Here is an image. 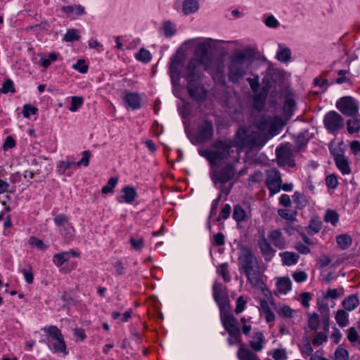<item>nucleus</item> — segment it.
Returning <instances> with one entry per match:
<instances>
[{
    "instance_id": "obj_27",
    "label": "nucleus",
    "mask_w": 360,
    "mask_h": 360,
    "mask_svg": "<svg viewBox=\"0 0 360 360\" xmlns=\"http://www.w3.org/2000/svg\"><path fill=\"white\" fill-rule=\"evenodd\" d=\"M199 7V3L197 0H185L182 3V10L186 15L195 13Z\"/></svg>"
},
{
    "instance_id": "obj_28",
    "label": "nucleus",
    "mask_w": 360,
    "mask_h": 360,
    "mask_svg": "<svg viewBox=\"0 0 360 360\" xmlns=\"http://www.w3.org/2000/svg\"><path fill=\"white\" fill-rule=\"evenodd\" d=\"M359 304V298L356 295H350L342 301V305L347 311H353Z\"/></svg>"
},
{
    "instance_id": "obj_10",
    "label": "nucleus",
    "mask_w": 360,
    "mask_h": 360,
    "mask_svg": "<svg viewBox=\"0 0 360 360\" xmlns=\"http://www.w3.org/2000/svg\"><path fill=\"white\" fill-rule=\"evenodd\" d=\"M265 183L271 196L280 192L282 184L281 172L275 168L268 169Z\"/></svg>"
},
{
    "instance_id": "obj_55",
    "label": "nucleus",
    "mask_w": 360,
    "mask_h": 360,
    "mask_svg": "<svg viewBox=\"0 0 360 360\" xmlns=\"http://www.w3.org/2000/svg\"><path fill=\"white\" fill-rule=\"evenodd\" d=\"M37 108L30 104H25L22 108V114L25 118H29L32 115H36Z\"/></svg>"
},
{
    "instance_id": "obj_16",
    "label": "nucleus",
    "mask_w": 360,
    "mask_h": 360,
    "mask_svg": "<svg viewBox=\"0 0 360 360\" xmlns=\"http://www.w3.org/2000/svg\"><path fill=\"white\" fill-rule=\"evenodd\" d=\"M123 100L125 104L131 110H137L141 107V98L137 92L124 91Z\"/></svg>"
},
{
    "instance_id": "obj_14",
    "label": "nucleus",
    "mask_w": 360,
    "mask_h": 360,
    "mask_svg": "<svg viewBox=\"0 0 360 360\" xmlns=\"http://www.w3.org/2000/svg\"><path fill=\"white\" fill-rule=\"evenodd\" d=\"M278 165L281 167L288 166L293 167L295 165L290 150L285 147L277 148L276 150Z\"/></svg>"
},
{
    "instance_id": "obj_37",
    "label": "nucleus",
    "mask_w": 360,
    "mask_h": 360,
    "mask_svg": "<svg viewBox=\"0 0 360 360\" xmlns=\"http://www.w3.org/2000/svg\"><path fill=\"white\" fill-rule=\"evenodd\" d=\"M291 57V51L287 47L279 45V50L277 51L276 58L279 61L287 62Z\"/></svg>"
},
{
    "instance_id": "obj_32",
    "label": "nucleus",
    "mask_w": 360,
    "mask_h": 360,
    "mask_svg": "<svg viewBox=\"0 0 360 360\" xmlns=\"http://www.w3.org/2000/svg\"><path fill=\"white\" fill-rule=\"evenodd\" d=\"M292 200L296 204V208L302 210L307 205V200L306 196L300 192L295 191L292 195Z\"/></svg>"
},
{
    "instance_id": "obj_45",
    "label": "nucleus",
    "mask_w": 360,
    "mask_h": 360,
    "mask_svg": "<svg viewBox=\"0 0 360 360\" xmlns=\"http://www.w3.org/2000/svg\"><path fill=\"white\" fill-rule=\"evenodd\" d=\"M328 341V336L325 332L317 333L311 340V343L314 346H321Z\"/></svg>"
},
{
    "instance_id": "obj_36",
    "label": "nucleus",
    "mask_w": 360,
    "mask_h": 360,
    "mask_svg": "<svg viewBox=\"0 0 360 360\" xmlns=\"http://www.w3.org/2000/svg\"><path fill=\"white\" fill-rule=\"evenodd\" d=\"M348 314L343 309L338 310L335 314V320L340 327H345L348 325Z\"/></svg>"
},
{
    "instance_id": "obj_62",
    "label": "nucleus",
    "mask_w": 360,
    "mask_h": 360,
    "mask_svg": "<svg viewBox=\"0 0 360 360\" xmlns=\"http://www.w3.org/2000/svg\"><path fill=\"white\" fill-rule=\"evenodd\" d=\"M295 106V101L292 98L287 97L285 98L283 109L285 112H292Z\"/></svg>"
},
{
    "instance_id": "obj_19",
    "label": "nucleus",
    "mask_w": 360,
    "mask_h": 360,
    "mask_svg": "<svg viewBox=\"0 0 360 360\" xmlns=\"http://www.w3.org/2000/svg\"><path fill=\"white\" fill-rule=\"evenodd\" d=\"M266 344V339L262 332L257 331L254 333L249 345L252 350L255 352H261Z\"/></svg>"
},
{
    "instance_id": "obj_50",
    "label": "nucleus",
    "mask_w": 360,
    "mask_h": 360,
    "mask_svg": "<svg viewBox=\"0 0 360 360\" xmlns=\"http://www.w3.org/2000/svg\"><path fill=\"white\" fill-rule=\"evenodd\" d=\"M84 99L79 96H72L71 98V105L69 110L71 112H76L83 104Z\"/></svg>"
},
{
    "instance_id": "obj_34",
    "label": "nucleus",
    "mask_w": 360,
    "mask_h": 360,
    "mask_svg": "<svg viewBox=\"0 0 360 360\" xmlns=\"http://www.w3.org/2000/svg\"><path fill=\"white\" fill-rule=\"evenodd\" d=\"M321 221L316 218H312L311 219L309 224L308 225L307 229L308 233L313 235L319 233L321 231Z\"/></svg>"
},
{
    "instance_id": "obj_2",
    "label": "nucleus",
    "mask_w": 360,
    "mask_h": 360,
    "mask_svg": "<svg viewBox=\"0 0 360 360\" xmlns=\"http://www.w3.org/2000/svg\"><path fill=\"white\" fill-rule=\"evenodd\" d=\"M215 46V40L211 38L204 39L197 46L194 57L189 61L188 70H206L214 78V73L221 75L223 72V63L214 59L210 51Z\"/></svg>"
},
{
    "instance_id": "obj_53",
    "label": "nucleus",
    "mask_w": 360,
    "mask_h": 360,
    "mask_svg": "<svg viewBox=\"0 0 360 360\" xmlns=\"http://www.w3.org/2000/svg\"><path fill=\"white\" fill-rule=\"evenodd\" d=\"M274 360H287L288 356L285 349H275L271 352Z\"/></svg>"
},
{
    "instance_id": "obj_5",
    "label": "nucleus",
    "mask_w": 360,
    "mask_h": 360,
    "mask_svg": "<svg viewBox=\"0 0 360 360\" xmlns=\"http://www.w3.org/2000/svg\"><path fill=\"white\" fill-rule=\"evenodd\" d=\"M41 330L47 334L46 345L52 352L68 354L64 337L57 326H45Z\"/></svg>"
},
{
    "instance_id": "obj_23",
    "label": "nucleus",
    "mask_w": 360,
    "mask_h": 360,
    "mask_svg": "<svg viewBox=\"0 0 360 360\" xmlns=\"http://www.w3.org/2000/svg\"><path fill=\"white\" fill-rule=\"evenodd\" d=\"M237 357L239 360H261L258 355L244 345L240 346L237 352Z\"/></svg>"
},
{
    "instance_id": "obj_59",
    "label": "nucleus",
    "mask_w": 360,
    "mask_h": 360,
    "mask_svg": "<svg viewBox=\"0 0 360 360\" xmlns=\"http://www.w3.org/2000/svg\"><path fill=\"white\" fill-rule=\"evenodd\" d=\"M348 340L352 343L357 342L358 338L360 337L355 328L351 327L347 331Z\"/></svg>"
},
{
    "instance_id": "obj_39",
    "label": "nucleus",
    "mask_w": 360,
    "mask_h": 360,
    "mask_svg": "<svg viewBox=\"0 0 360 360\" xmlns=\"http://www.w3.org/2000/svg\"><path fill=\"white\" fill-rule=\"evenodd\" d=\"M135 58L137 60L147 63L150 61L152 57L150 51L144 48H141L135 55Z\"/></svg>"
},
{
    "instance_id": "obj_31",
    "label": "nucleus",
    "mask_w": 360,
    "mask_h": 360,
    "mask_svg": "<svg viewBox=\"0 0 360 360\" xmlns=\"http://www.w3.org/2000/svg\"><path fill=\"white\" fill-rule=\"evenodd\" d=\"M359 115L347 121V129L349 134L357 133L360 130V119Z\"/></svg>"
},
{
    "instance_id": "obj_6",
    "label": "nucleus",
    "mask_w": 360,
    "mask_h": 360,
    "mask_svg": "<svg viewBox=\"0 0 360 360\" xmlns=\"http://www.w3.org/2000/svg\"><path fill=\"white\" fill-rule=\"evenodd\" d=\"M220 320L223 327L229 334L227 339L229 345L230 346L236 344H239L240 346L243 345L238 319L232 314H227L221 316Z\"/></svg>"
},
{
    "instance_id": "obj_64",
    "label": "nucleus",
    "mask_w": 360,
    "mask_h": 360,
    "mask_svg": "<svg viewBox=\"0 0 360 360\" xmlns=\"http://www.w3.org/2000/svg\"><path fill=\"white\" fill-rule=\"evenodd\" d=\"M212 243L217 246H221L224 245V235L222 233H218L213 236Z\"/></svg>"
},
{
    "instance_id": "obj_24",
    "label": "nucleus",
    "mask_w": 360,
    "mask_h": 360,
    "mask_svg": "<svg viewBox=\"0 0 360 360\" xmlns=\"http://www.w3.org/2000/svg\"><path fill=\"white\" fill-rule=\"evenodd\" d=\"M337 168L343 175H348L352 173L350 162L347 157L345 156L334 161Z\"/></svg>"
},
{
    "instance_id": "obj_54",
    "label": "nucleus",
    "mask_w": 360,
    "mask_h": 360,
    "mask_svg": "<svg viewBox=\"0 0 360 360\" xmlns=\"http://www.w3.org/2000/svg\"><path fill=\"white\" fill-rule=\"evenodd\" d=\"M53 221L60 229L63 227V226H65L66 224L70 223L68 217L63 214L56 216L53 219Z\"/></svg>"
},
{
    "instance_id": "obj_18",
    "label": "nucleus",
    "mask_w": 360,
    "mask_h": 360,
    "mask_svg": "<svg viewBox=\"0 0 360 360\" xmlns=\"http://www.w3.org/2000/svg\"><path fill=\"white\" fill-rule=\"evenodd\" d=\"M137 197V193L134 187L126 186L122 189V195L117 197V200L120 202L132 203Z\"/></svg>"
},
{
    "instance_id": "obj_13",
    "label": "nucleus",
    "mask_w": 360,
    "mask_h": 360,
    "mask_svg": "<svg viewBox=\"0 0 360 360\" xmlns=\"http://www.w3.org/2000/svg\"><path fill=\"white\" fill-rule=\"evenodd\" d=\"M77 168L76 159L73 156H66L65 160L58 162L56 172L60 174L71 176Z\"/></svg>"
},
{
    "instance_id": "obj_17",
    "label": "nucleus",
    "mask_w": 360,
    "mask_h": 360,
    "mask_svg": "<svg viewBox=\"0 0 360 360\" xmlns=\"http://www.w3.org/2000/svg\"><path fill=\"white\" fill-rule=\"evenodd\" d=\"M268 240L271 242L274 245L280 249L283 250L287 246V241L283 233L279 229L271 230L268 233Z\"/></svg>"
},
{
    "instance_id": "obj_7",
    "label": "nucleus",
    "mask_w": 360,
    "mask_h": 360,
    "mask_svg": "<svg viewBox=\"0 0 360 360\" xmlns=\"http://www.w3.org/2000/svg\"><path fill=\"white\" fill-rule=\"evenodd\" d=\"M202 76V70H189L187 77L188 93L191 97L197 101L202 100L206 96V91L200 81Z\"/></svg>"
},
{
    "instance_id": "obj_22",
    "label": "nucleus",
    "mask_w": 360,
    "mask_h": 360,
    "mask_svg": "<svg viewBox=\"0 0 360 360\" xmlns=\"http://www.w3.org/2000/svg\"><path fill=\"white\" fill-rule=\"evenodd\" d=\"M285 125L283 120L278 117L275 116L269 120V126L268 131L271 136L277 135Z\"/></svg>"
},
{
    "instance_id": "obj_15",
    "label": "nucleus",
    "mask_w": 360,
    "mask_h": 360,
    "mask_svg": "<svg viewBox=\"0 0 360 360\" xmlns=\"http://www.w3.org/2000/svg\"><path fill=\"white\" fill-rule=\"evenodd\" d=\"M258 245L262 257L266 262H270L275 256L276 250L272 248L268 239L262 236L258 240Z\"/></svg>"
},
{
    "instance_id": "obj_29",
    "label": "nucleus",
    "mask_w": 360,
    "mask_h": 360,
    "mask_svg": "<svg viewBox=\"0 0 360 360\" xmlns=\"http://www.w3.org/2000/svg\"><path fill=\"white\" fill-rule=\"evenodd\" d=\"M59 231L64 240L67 242L72 240L75 236V228L71 223L66 224L65 226L59 229Z\"/></svg>"
},
{
    "instance_id": "obj_58",
    "label": "nucleus",
    "mask_w": 360,
    "mask_h": 360,
    "mask_svg": "<svg viewBox=\"0 0 360 360\" xmlns=\"http://www.w3.org/2000/svg\"><path fill=\"white\" fill-rule=\"evenodd\" d=\"M236 306L235 309V312L237 314L243 312L245 308L247 300L244 298L243 296H240L236 300Z\"/></svg>"
},
{
    "instance_id": "obj_40",
    "label": "nucleus",
    "mask_w": 360,
    "mask_h": 360,
    "mask_svg": "<svg viewBox=\"0 0 360 360\" xmlns=\"http://www.w3.org/2000/svg\"><path fill=\"white\" fill-rule=\"evenodd\" d=\"M329 150L331 155L333 156L334 161L345 156V150L342 148V143L335 146H330L329 147Z\"/></svg>"
},
{
    "instance_id": "obj_60",
    "label": "nucleus",
    "mask_w": 360,
    "mask_h": 360,
    "mask_svg": "<svg viewBox=\"0 0 360 360\" xmlns=\"http://www.w3.org/2000/svg\"><path fill=\"white\" fill-rule=\"evenodd\" d=\"M326 184L330 188H335L338 185L337 176L333 174L328 175L326 177Z\"/></svg>"
},
{
    "instance_id": "obj_26",
    "label": "nucleus",
    "mask_w": 360,
    "mask_h": 360,
    "mask_svg": "<svg viewBox=\"0 0 360 360\" xmlns=\"http://www.w3.org/2000/svg\"><path fill=\"white\" fill-rule=\"evenodd\" d=\"M276 285L280 294H286L291 290L292 283L288 277H283L277 281Z\"/></svg>"
},
{
    "instance_id": "obj_48",
    "label": "nucleus",
    "mask_w": 360,
    "mask_h": 360,
    "mask_svg": "<svg viewBox=\"0 0 360 360\" xmlns=\"http://www.w3.org/2000/svg\"><path fill=\"white\" fill-rule=\"evenodd\" d=\"M118 182L117 177H111L107 184L102 188V193L104 194H108L109 193H112L113 188L115 187Z\"/></svg>"
},
{
    "instance_id": "obj_12",
    "label": "nucleus",
    "mask_w": 360,
    "mask_h": 360,
    "mask_svg": "<svg viewBox=\"0 0 360 360\" xmlns=\"http://www.w3.org/2000/svg\"><path fill=\"white\" fill-rule=\"evenodd\" d=\"M338 109L344 115L351 117L359 115V107L350 96L341 98L336 104Z\"/></svg>"
},
{
    "instance_id": "obj_56",
    "label": "nucleus",
    "mask_w": 360,
    "mask_h": 360,
    "mask_svg": "<svg viewBox=\"0 0 360 360\" xmlns=\"http://www.w3.org/2000/svg\"><path fill=\"white\" fill-rule=\"evenodd\" d=\"M72 68L77 70L80 73L84 74L88 71V65L85 63L84 60L79 59L75 64L72 65Z\"/></svg>"
},
{
    "instance_id": "obj_1",
    "label": "nucleus",
    "mask_w": 360,
    "mask_h": 360,
    "mask_svg": "<svg viewBox=\"0 0 360 360\" xmlns=\"http://www.w3.org/2000/svg\"><path fill=\"white\" fill-rule=\"evenodd\" d=\"M263 145L260 141V135L257 131H249L246 127H242L236 132L233 140L229 139L216 141L212 148L207 151V158L211 164L219 165L231 157L234 152V148H238V153L244 148L252 149Z\"/></svg>"
},
{
    "instance_id": "obj_33",
    "label": "nucleus",
    "mask_w": 360,
    "mask_h": 360,
    "mask_svg": "<svg viewBox=\"0 0 360 360\" xmlns=\"http://www.w3.org/2000/svg\"><path fill=\"white\" fill-rule=\"evenodd\" d=\"M336 242L342 250L347 249L352 245V238L348 234H342L336 237Z\"/></svg>"
},
{
    "instance_id": "obj_21",
    "label": "nucleus",
    "mask_w": 360,
    "mask_h": 360,
    "mask_svg": "<svg viewBox=\"0 0 360 360\" xmlns=\"http://www.w3.org/2000/svg\"><path fill=\"white\" fill-rule=\"evenodd\" d=\"M212 135V124L211 122L205 121L200 127L198 139L200 141L204 142L210 139Z\"/></svg>"
},
{
    "instance_id": "obj_44",
    "label": "nucleus",
    "mask_w": 360,
    "mask_h": 360,
    "mask_svg": "<svg viewBox=\"0 0 360 360\" xmlns=\"http://www.w3.org/2000/svg\"><path fill=\"white\" fill-rule=\"evenodd\" d=\"M246 213L245 210L240 206L236 205L233 208V218L238 222L243 221L245 219Z\"/></svg>"
},
{
    "instance_id": "obj_3",
    "label": "nucleus",
    "mask_w": 360,
    "mask_h": 360,
    "mask_svg": "<svg viewBox=\"0 0 360 360\" xmlns=\"http://www.w3.org/2000/svg\"><path fill=\"white\" fill-rule=\"evenodd\" d=\"M238 263L240 274L246 276L248 282L253 288L262 290L266 296L268 295L270 292L262 281L259 262L250 248L243 247L240 250Z\"/></svg>"
},
{
    "instance_id": "obj_4",
    "label": "nucleus",
    "mask_w": 360,
    "mask_h": 360,
    "mask_svg": "<svg viewBox=\"0 0 360 360\" xmlns=\"http://www.w3.org/2000/svg\"><path fill=\"white\" fill-rule=\"evenodd\" d=\"M253 61V56L248 49L236 50L230 58L229 79L238 83L245 76Z\"/></svg>"
},
{
    "instance_id": "obj_30",
    "label": "nucleus",
    "mask_w": 360,
    "mask_h": 360,
    "mask_svg": "<svg viewBox=\"0 0 360 360\" xmlns=\"http://www.w3.org/2000/svg\"><path fill=\"white\" fill-rule=\"evenodd\" d=\"M340 215L334 210L328 209L324 214L323 219L326 222L336 226L339 221Z\"/></svg>"
},
{
    "instance_id": "obj_20",
    "label": "nucleus",
    "mask_w": 360,
    "mask_h": 360,
    "mask_svg": "<svg viewBox=\"0 0 360 360\" xmlns=\"http://www.w3.org/2000/svg\"><path fill=\"white\" fill-rule=\"evenodd\" d=\"M236 169L233 165H227L217 175L216 181L224 184L230 181L235 175Z\"/></svg>"
},
{
    "instance_id": "obj_63",
    "label": "nucleus",
    "mask_w": 360,
    "mask_h": 360,
    "mask_svg": "<svg viewBox=\"0 0 360 360\" xmlns=\"http://www.w3.org/2000/svg\"><path fill=\"white\" fill-rule=\"evenodd\" d=\"M231 207L230 205L226 204L221 209L219 217L217 219V221H219L221 219H226L229 217L231 213Z\"/></svg>"
},
{
    "instance_id": "obj_51",
    "label": "nucleus",
    "mask_w": 360,
    "mask_h": 360,
    "mask_svg": "<svg viewBox=\"0 0 360 360\" xmlns=\"http://www.w3.org/2000/svg\"><path fill=\"white\" fill-rule=\"evenodd\" d=\"M79 38L80 37L78 34L77 30L75 29L68 30L64 36V40L68 42L77 41L79 39Z\"/></svg>"
},
{
    "instance_id": "obj_35",
    "label": "nucleus",
    "mask_w": 360,
    "mask_h": 360,
    "mask_svg": "<svg viewBox=\"0 0 360 360\" xmlns=\"http://www.w3.org/2000/svg\"><path fill=\"white\" fill-rule=\"evenodd\" d=\"M68 253L65 251L56 253L53 257V263L58 267L61 266L63 264L69 260Z\"/></svg>"
},
{
    "instance_id": "obj_61",
    "label": "nucleus",
    "mask_w": 360,
    "mask_h": 360,
    "mask_svg": "<svg viewBox=\"0 0 360 360\" xmlns=\"http://www.w3.org/2000/svg\"><path fill=\"white\" fill-rule=\"evenodd\" d=\"M294 311L288 306H283L281 307L278 311V314L281 316H283L285 318H291L293 316Z\"/></svg>"
},
{
    "instance_id": "obj_8",
    "label": "nucleus",
    "mask_w": 360,
    "mask_h": 360,
    "mask_svg": "<svg viewBox=\"0 0 360 360\" xmlns=\"http://www.w3.org/2000/svg\"><path fill=\"white\" fill-rule=\"evenodd\" d=\"M168 68L174 86V94L176 98H180V47L170 57Z\"/></svg>"
},
{
    "instance_id": "obj_38",
    "label": "nucleus",
    "mask_w": 360,
    "mask_h": 360,
    "mask_svg": "<svg viewBox=\"0 0 360 360\" xmlns=\"http://www.w3.org/2000/svg\"><path fill=\"white\" fill-rule=\"evenodd\" d=\"M278 214L283 219H285L290 222H294L297 220V213L295 212H291L290 210L288 209H279L278 210Z\"/></svg>"
},
{
    "instance_id": "obj_43",
    "label": "nucleus",
    "mask_w": 360,
    "mask_h": 360,
    "mask_svg": "<svg viewBox=\"0 0 360 360\" xmlns=\"http://www.w3.org/2000/svg\"><path fill=\"white\" fill-rule=\"evenodd\" d=\"M217 273L222 276L225 282H229L231 281L228 263L226 262L220 264L217 268Z\"/></svg>"
},
{
    "instance_id": "obj_49",
    "label": "nucleus",
    "mask_w": 360,
    "mask_h": 360,
    "mask_svg": "<svg viewBox=\"0 0 360 360\" xmlns=\"http://www.w3.org/2000/svg\"><path fill=\"white\" fill-rule=\"evenodd\" d=\"M129 242L132 248L137 251H141L144 246V239L142 237H131Z\"/></svg>"
},
{
    "instance_id": "obj_11",
    "label": "nucleus",
    "mask_w": 360,
    "mask_h": 360,
    "mask_svg": "<svg viewBox=\"0 0 360 360\" xmlns=\"http://www.w3.org/2000/svg\"><path fill=\"white\" fill-rule=\"evenodd\" d=\"M323 124L329 133H335L343 127L344 120L338 112L330 111L325 115Z\"/></svg>"
},
{
    "instance_id": "obj_52",
    "label": "nucleus",
    "mask_w": 360,
    "mask_h": 360,
    "mask_svg": "<svg viewBox=\"0 0 360 360\" xmlns=\"http://www.w3.org/2000/svg\"><path fill=\"white\" fill-rule=\"evenodd\" d=\"M0 91L3 94H7L8 92L15 93V89L14 88L13 82L10 79H6L3 83L2 87Z\"/></svg>"
},
{
    "instance_id": "obj_57",
    "label": "nucleus",
    "mask_w": 360,
    "mask_h": 360,
    "mask_svg": "<svg viewBox=\"0 0 360 360\" xmlns=\"http://www.w3.org/2000/svg\"><path fill=\"white\" fill-rule=\"evenodd\" d=\"M91 153L89 150H84L82 153V158L79 162H76L77 167L80 166L87 167L89 165V158Z\"/></svg>"
},
{
    "instance_id": "obj_9",
    "label": "nucleus",
    "mask_w": 360,
    "mask_h": 360,
    "mask_svg": "<svg viewBox=\"0 0 360 360\" xmlns=\"http://www.w3.org/2000/svg\"><path fill=\"white\" fill-rule=\"evenodd\" d=\"M213 297L220 309V316L223 314H231L229 311L230 303L226 292L221 284L214 283L212 287Z\"/></svg>"
},
{
    "instance_id": "obj_42",
    "label": "nucleus",
    "mask_w": 360,
    "mask_h": 360,
    "mask_svg": "<svg viewBox=\"0 0 360 360\" xmlns=\"http://www.w3.org/2000/svg\"><path fill=\"white\" fill-rule=\"evenodd\" d=\"M320 325L319 316L316 313H314L309 316L307 326L311 330L318 329Z\"/></svg>"
},
{
    "instance_id": "obj_25",
    "label": "nucleus",
    "mask_w": 360,
    "mask_h": 360,
    "mask_svg": "<svg viewBox=\"0 0 360 360\" xmlns=\"http://www.w3.org/2000/svg\"><path fill=\"white\" fill-rule=\"evenodd\" d=\"M283 264L292 266L297 263L300 256L293 252H283L279 254Z\"/></svg>"
},
{
    "instance_id": "obj_41",
    "label": "nucleus",
    "mask_w": 360,
    "mask_h": 360,
    "mask_svg": "<svg viewBox=\"0 0 360 360\" xmlns=\"http://www.w3.org/2000/svg\"><path fill=\"white\" fill-rule=\"evenodd\" d=\"M29 244L33 248H37L39 250H46L48 248V245H46L43 240L38 238L36 236H31L29 239Z\"/></svg>"
},
{
    "instance_id": "obj_47",
    "label": "nucleus",
    "mask_w": 360,
    "mask_h": 360,
    "mask_svg": "<svg viewBox=\"0 0 360 360\" xmlns=\"http://www.w3.org/2000/svg\"><path fill=\"white\" fill-rule=\"evenodd\" d=\"M335 360H349V353L347 349L338 347L334 353Z\"/></svg>"
},
{
    "instance_id": "obj_46",
    "label": "nucleus",
    "mask_w": 360,
    "mask_h": 360,
    "mask_svg": "<svg viewBox=\"0 0 360 360\" xmlns=\"http://www.w3.org/2000/svg\"><path fill=\"white\" fill-rule=\"evenodd\" d=\"M163 30L167 37H171L176 33L175 25L170 21H165L164 22Z\"/></svg>"
}]
</instances>
